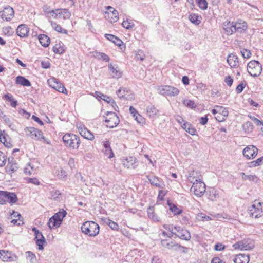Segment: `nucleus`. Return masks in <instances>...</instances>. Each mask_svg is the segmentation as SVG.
Returning <instances> with one entry per match:
<instances>
[{"label":"nucleus","instance_id":"nucleus-1","mask_svg":"<svg viewBox=\"0 0 263 263\" xmlns=\"http://www.w3.org/2000/svg\"><path fill=\"white\" fill-rule=\"evenodd\" d=\"M83 233L91 237L97 236L100 231L99 225L93 221H89L85 222L81 226Z\"/></svg>","mask_w":263,"mask_h":263},{"label":"nucleus","instance_id":"nucleus-2","mask_svg":"<svg viewBox=\"0 0 263 263\" xmlns=\"http://www.w3.org/2000/svg\"><path fill=\"white\" fill-rule=\"evenodd\" d=\"M62 139L66 146L73 149H78L80 143L79 137L73 134H65Z\"/></svg>","mask_w":263,"mask_h":263},{"label":"nucleus","instance_id":"nucleus-3","mask_svg":"<svg viewBox=\"0 0 263 263\" xmlns=\"http://www.w3.org/2000/svg\"><path fill=\"white\" fill-rule=\"evenodd\" d=\"M67 214V212L65 210L60 211L52 216L48 222L49 227L51 229H54L60 227L62 220Z\"/></svg>","mask_w":263,"mask_h":263},{"label":"nucleus","instance_id":"nucleus-4","mask_svg":"<svg viewBox=\"0 0 263 263\" xmlns=\"http://www.w3.org/2000/svg\"><path fill=\"white\" fill-rule=\"evenodd\" d=\"M248 72L252 77L259 76L262 71V65L257 61L253 60L249 62L247 65Z\"/></svg>","mask_w":263,"mask_h":263},{"label":"nucleus","instance_id":"nucleus-5","mask_svg":"<svg viewBox=\"0 0 263 263\" xmlns=\"http://www.w3.org/2000/svg\"><path fill=\"white\" fill-rule=\"evenodd\" d=\"M191 190L197 197H201L205 192V184L200 179L196 178L193 182Z\"/></svg>","mask_w":263,"mask_h":263},{"label":"nucleus","instance_id":"nucleus-6","mask_svg":"<svg viewBox=\"0 0 263 263\" xmlns=\"http://www.w3.org/2000/svg\"><path fill=\"white\" fill-rule=\"evenodd\" d=\"M157 90L159 93L163 96H175L179 93L178 88L168 85L159 86Z\"/></svg>","mask_w":263,"mask_h":263},{"label":"nucleus","instance_id":"nucleus-7","mask_svg":"<svg viewBox=\"0 0 263 263\" xmlns=\"http://www.w3.org/2000/svg\"><path fill=\"white\" fill-rule=\"evenodd\" d=\"M234 249H239L240 250H250L254 247L253 241L251 239H244L238 241L233 245Z\"/></svg>","mask_w":263,"mask_h":263},{"label":"nucleus","instance_id":"nucleus-8","mask_svg":"<svg viewBox=\"0 0 263 263\" xmlns=\"http://www.w3.org/2000/svg\"><path fill=\"white\" fill-rule=\"evenodd\" d=\"M119 118L117 115L114 112H108L105 122L106 126L109 128H114L119 123Z\"/></svg>","mask_w":263,"mask_h":263},{"label":"nucleus","instance_id":"nucleus-9","mask_svg":"<svg viewBox=\"0 0 263 263\" xmlns=\"http://www.w3.org/2000/svg\"><path fill=\"white\" fill-rule=\"evenodd\" d=\"M175 231L173 233V234L176 235L177 237L186 241L191 239V234L187 230L183 229L179 226H175Z\"/></svg>","mask_w":263,"mask_h":263},{"label":"nucleus","instance_id":"nucleus-10","mask_svg":"<svg viewBox=\"0 0 263 263\" xmlns=\"http://www.w3.org/2000/svg\"><path fill=\"white\" fill-rule=\"evenodd\" d=\"M52 16L55 18L68 19L71 16V13L67 9H58L52 10L49 12Z\"/></svg>","mask_w":263,"mask_h":263},{"label":"nucleus","instance_id":"nucleus-11","mask_svg":"<svg viewBox=\"0 0 263 263\" xmlns=\"http://www.w3.org/2000/svg\"><path fill=\"white\" fill-rule=\"evenodd\" d=\"M32 230L34 233V239L35 240L36 245L38 246V249L40 250H43L44 249V245L46 243L45 237L42 233L36 228L33 227Z\"/></svg>","mask_w":263,"mask_h":263},{"label":"nucleus","instance_id":"nucleus-12","mask_svg":"<svg viewBox=\"0 0 263 263\" xmlns=\"http://www.w3.org/2000/svg\"><path fill=\"white\" fill-rule=\"evenodd\" d=\"M27 136H30L32 139L41 141L44 138L43 132L34 127H28L25 129Z\"/></svg>","mask_w":263,"mask_h":263},{"label":"nucleus","instance_id":"nucleus-13","mask_svg":"<svg viewBox=\"0 0 263 263\" xmlns=\"http://www.w3.org/2000/svg\"><path fill=\"white\" fill-rule=\"evenodd\" d=\"M258 153V149L253 145H249L246 147L242 152V154L247 159L254 158Z\"/></svg>","mask_w":263,"mask_h":263},{"label":"nucleus","instance_id":"nucleus-14","mask_svg":"<svg viewBox=\"0 0 263 263\" xmlns=\"http://www.w3.org/2000/svg\"><path fill=\"white\" fill-rule=\"evenodd\" d=\"M14 15L13 9L9 6L4 8L3 10L0 11V17L2 19L6 21H11Z\"/></svg>","mask_w":263,"mask_h":263},{"label":"nucleus","instance_id":"nucleus-15","mask_svg":"<svg viewBox=\"0 0 263 263\" xmlns=\"http://www.w3.org/2000/svg\"><path fill=\"white\" fill-rule=\"evenodd\" d=\"M261 206V203L258 202L257 205L256 206L254 204H252L249 209V213L251 216H254L255 218H258L261 216L262 211L261 210L260 207Z\"/></svg>","mask_w":263,"mask_h":263},{"label":"nucleus","instance_id":"nucleus-16","mask_svg":"<svg viewBox=\"0 0 263 263\" xmlns=\"http://www.w3.org/2000/svg\"><path fill=\"white\" fill-rule=\"evenodd\" d=\"M0 258L4 261H12L15 260L16 256L11 252L5 250H0Z\"/></svg>","mask_w":263,"mask_h":263},{"label":"nucleus","instance_id":"nucleus-17","mask_svg":"<svg viewBox=\"0 0 263 263\" xmlns=\"http://www.w3.org/2000/svg\"><path fill=\"white\" fill-rule=\"evenodd\" d=\"M78 129L80 135L84 138L90 140L94 138V136L92 133L88 130L84 125L79 126Z\"/></svg>","mask_w":263,"mask_h":263},{"label":"nucleus","instance_id":"nucleus-18","mask_svg":"<svg viewBox=\"0 0 263 263\" xmlns=\"http://www.w3.org/2000/svg\"><path fill=\"white\" fill-rule=\"evenodd\" d=\"M123 164L128 168H135L136 167L137 159L134 157H127L122 160Z\"/></svg>","mask_w":263,"mask_h":263},{"label":"nucleus","instance_id":"nucleus-19","mask_svg":"<svg viewBox=\"0 0 263 263\" xmlns=\"http://www.w3.org/2000/svg\"><path fill=\"white\" fill-rule=\"evenodd\" d=\"M247 28V23L240 20L237 22H234V30H235V32H238L239 33H242L245 31Z\"/></svg>","mask_w":263,"mask_h":263},{"label":"nucleus","instance_id":"nucleus-20","mask_svg":"<svg viewBox=\"0 0 263 263\" xmlns=\"http://www.w3.org/2000/svg\"><path fill=\"white\" fill-rule=\"evenodd\" d=\"M16 33L21 37H25L28 35L29 28L26 25H20L16 29Z\"/></svg>","mask_w":263,"mask_h":263},{"label":"nucleus","instance_id":"nucleus-21","mask_svg":"<svg viewBox=\"0 0 263 263\" xmlns=\"http://www.w3.org/2000/svg\"><path fill=\"white\" fill-rule=\"evenodd\" d=\"M227 62L232 68H236L239 66L238 57L232 53L229 54Z\"/></svg>","mask_w":263,"mask_h":263},{"label":"nucleus","instance_id":"nucleus-22","mask_svg":"<svg viewBox=\"0 0 263 263\" xmlns=\"http://www.w3.org/2000/svg\"><path fill=\"white\" fill-rule=\"evenodd\" d=\"M234 28V22H231L230 21H226L223 23V28L224 29L227 33V34L229 35L232 34L235 32Z\"/></svg>","mask_w":263,"mask_h":263},{"label":"nucleus","instance_id":"nucleus-23","mask_svg":"<svg viewBox=\"0 0 263 263\" xmlns=\"http://www.w3.org/2000/svg\"><path fill=\"white\" fill-rule=\"evenodd\" d=\"M108 68L111 76L115 79H119L122 76V72L117 67H115L111 64H109Z\"/></svg>","mask_w":263,"mask_h":263},{"label":"nucleus","instance_id":"nucleus-24","mask_svg":"<svg viewBox=\"0 0 263 263\" xmlns=\"http://www.w3.org/2000/svg\"><path fill=\"white\" fill-rule=\"evenodd\" d=\"M249 255L245 254H238L234 259V262L235 263H249Z\"/></svg>","mask_w":263,"mask_h":263},{"label":"nucleus","instance_id":"nucleus-25","mask_svg":"<svg viewBox=\"0 0 263 263\" xmlns=\"http://www.w3.org/2000/svg\"><path fill=\"white\" fill-rule=\"evenodd\" d=\"M147 214L148 217L154 221H160V216L157 215L155 212L154 208L153 206L149 207L147 209Z\"/></svg>","mask_w":263,"mask_h":263},{"label":"nucleus","instance_id":"nucleus-26","mask_svg":"<svg viewBox=\"0 0 263 263\" xmlns=\"http://www.w3.org/2000/svg\"><path fill=\"white\" fill-rule=\"evenodd\" d=\"M176 243L172 241H168L167 240L164 239L161 241V244L163 247L174 251L176 250Z\"/></svg>","mask_w":263,"mask_h":263},{"label":"nucleus","instance_id":"nucleus-27","mask_svg":"<svg viewBox=\"0 0 263 263\" xmlns=\"http://www.w3.org/2000/svg\"><path fill=\"white\" fill-rule=\"evenodd\" d=\"M6 202H9L11 203H15L17 200L16 195L14 193L5 192Z\"/></svg>","mask_w":263,"mask_h":263},{"label":"nucleus","instance_id":"nucleus-28","mask_svg":"<svg viewBox=\"0 0 263 263\" xmlns=\"http://www.w3.org/2000/svg\"><path fill=\"white\" fill-rule=\"evenodd\" d=\"M147 177L148 179V181H149L150 183L152 185L156 186V187H158L163 188V187L161 185V182L159 178L154 176H147Z\"/></svg>","mask_w":263,"mask_h":263},{"label":"nucleus","instance_id":"nucleus-29","mask_svg":"<svg viewBox=\"0 0 263 263\" xmlns=\"http://www.w3.org/2000/svg\"><path fill=\"white\" fill-rule=\"evenodd\" d=\"M16 83L23 86H30L31 83L30 81L23 76H17L16 78Z\"/></svg>","mask_w":263,"mask_h":263},{"label":"nucleus","instance_id":"nucleus-30","mask_svg":"<svg viewBox=\"0 0 263 263\" xmlns=\"http://www.w3.org/2000/svg\"><path fill=\"white\" fill-rule=\"evenodd\" d=\"M105 37L109 41L112 42L115 45L118 46H121L123 44V42L118 37L114 35L106 34Z\"/></svg>","mask_w":263,"mask_h":263},{"label":"nucleus","instance_id":"nucleus-31","mask_svg":"<svg viewBox=\"0 0 263 263\" xmlns=\"http://www.w3.org/2000/svg\"><path fill=\"white\" fill-rule=\"evenodd\" d=\"M189 20L195 25H199L201 22L202 17L195 13H192L189 16Z\"/></svg>","mask_w":263,"mask_h":263},{"label":"nucleus","instance_id":"nucleus-32","mask_svg":"<svg viewBox=\"0 0 263 263\" xmlns=\"http://www.w3.org/2000/svg\"><path fill=\"white\" fill-rule=\"evenodd\" d=\"M39 40L41 45L45 47H48L50 44V38L46 35L41 34L39 36Z\"/></svg>","mask_w":263,"mask_h":263},{"label":"nucleus","instance_id":"nucleus-33","mask_svg":"<svg viewBox=\"0 0 263 263\" xmlns=\"http://www.w3.org/2000/svg\"><path fill=\"white\" fill-rule=\"evenodd\" d=\"M182 127L191 135H195L197 132L193 126L188 122H185L182 125Z\"/></svg>","mask_w":263,"mask_h":263},{"label":"nucleus","instance_id":"nucleus-34","mask_svg":"<svg viewBox=\"0 0 263 263\" xmlns=\"http://www.w3.org/2000/svg\"><path fill=\"white\" fill-rule=\"evenodd\" d=\"M3 98L10 102V105L13 107H16L17 105V101L14 99L13 96L9 93L6 94L3 97Z\"/></svg>","mask_w":263,"mask_h":263},{"label":"nucleus","instance_id":"nucleus-35","mask_svg":"<svg viewBox=\"0 0 263 263\" xmlns=\"http://www.w3.org/2000/svg\"><path fill=\"white\" fill-rule=\"evenodd\" d=\"M107 10L111 13L112 16H111L110 21L111 22H116L118 19V11L111 6H108Z\"/></svg>","mask_w":263,"mask_h":263},{"label":"nucleus","instance_id":"nucleus-36","mask_svg":"<svg viewBox=\"0 0 263 263\" xmlns=\"http://www.w3.org/2000/svg\"><path fill=\"white\" fill-rule=\"evenodd\" d=\"M240 174L242 176V179L245 180H249L254 182H257L258 180V177L255 175H247L243 172H241Z\"/></svg>","mask_w":263,"mask_h":263},{"label":"nucleus","instance_id":"nucleus-37","mask_svg":"<svg viewBox=\"0 0 263 263\" xmlns=\"http://www.w3.org/2000/svg\"><path fill=\"white\" fill-rule=\"evenodd\" d=\"M51 26L52 28L55 30L56 31L63 33V34H67L68 32L67 30L63 29L62 28V27L60 25L57 24L56 23L52 22L51 23Z\"/></svg>","mask_w":263,"mask_h":263},{"label":"nucleus","instance_id":"nucleus-38","mask_svg":"<svg viewBox=\"0 0 263 263\" xmlns=\"http://www.w3.org/2000/svg\"><path fill=\"white\" fill-rule=\"evenodd\" d=\"M158 110L154 106L147 107V114L149 117H154L158 113Z\"/></svg>","mask_w":263,"mask_h":263},{"label":"nucleus","instance_id":"nucleus-39","mask_svg":"<svg viewBox=\"0 0 263 263\" xmlns=\"http://www.w3.org/2000/svg\"><path fill=\"white\" fill-rule=\"evenodd\" d=\"M245 132L249 133H251L253 129V124L250 122L247 121L245 122L242 126Z\"/></svg>","mask_w":263,"mask_h":263},{"label":"nucleus","instance_id":"nucleus-40","mask_svg":"<svg viewBox=\"0 0 263 263\" xmlns=\"http://www.w3.org/2000/svg\"><path fill=\"white\" fill-rule=\"evenodd\" d=\"M54 89L57 90L58 91L60 92H62L65 94H66L67 93V90L65 88V87L60 82H58V84L55 86V88H54Z\"/></svg>","mask_w":263,"mask_h":263},{"label":"nucleus","instance_id":"nucleus-41","mask_svg":"<svg viewBox=\"0 0 263 263\" xmlns=\"http://www.w3.org/2000/svg\"><path fill=\"white\" fill-rule=\"evenodd\" d=\"M53 51L58 54H62L64 52V49L61 46L60 44H57L54 46L52 48Z\"/></svg>","mask_w":263,"mask_h":263},{"label":"nucleus","instance_id":"nucleus-42","mask_svg":"<svg viewBox=\"0 0 263 263\" xmlns=\"http://www.w3.org/2000/svg\"><path fill=\"white\" fill-rule=\"evenodd\" d=\"M27 258L31 262L35 263L36 261V258L35 255L31 251H27Z\"/></svg>","mask_w":263,"mask_h":263},{"label":"nucleus","instance_id":"nucleus-43","mask_svg":"<svg viewBox=\"0 0 263 263\" xmlns=\"http://www.w3.org/2000/svg\"><path fill=\"white\" fill-rule=\"evenodd\" d=\"M122 25L124 28L127 29H131L134 26L132 21H129L128 20L126 21H123L122 23Z\"/></svg>","mask_w":263,"mask_h":263},{"label":"nucleus","instance_id":"nucleus-44","mask_svg":"<svg viewBox=\"0 0 263 263\" xmlns=\"http://www.w3.org/2000/svg\"><path fill=\"white\" fill-rule=\"evenodd\" d=\"M102 152L108 158H111L114 156V153H113L111 147H109L108 148H103L102 149Z\"/></svg>","mask_w":263,"mask_h":263},{"label":"nucleus","instance_id":"nucleus-45","mask_svg":"<svg viewBox=\"0 0 263 263\" xmlns=\"http://www.w3.org/2000/svg\"><path fill=\"white\" fill-rule=\"evenodd\" d=\"M34 172L33 166L31 163H28V165L24 168V173L26 175H31Z\"/></svg>","mask_w":263,"mask_h":263},{"label":"nucleus","instance_id":"nucleus-46","mask_svg":"<svg viewBox=\"0 0 263 263\" xmlns=\"http://www.w3.org/2000/svg\"><path fill=\"white\" fill-rule=\"evenodd\" d=\"M183 103L185 106L190 108H195L196 106L193 101L189 99L184 100Z\"/></svg>","mask_w":263,"mask_h":263},{"label":"nucleus","instance_id":"nucleus-47","mask_svg":"<svg viewBox=\"0 0 263 263\" xmlns=\"http://www.w3.org/2000/svg\"><path fill=\"white\" fill-rule=\"evenodd\" d=\"M199 8L202 10H206L208 8V2L206 0H196Z\"/></svg>","mask_w":263,"mask_h":263},{"label":"nucleus","instance_id":"nucleus-48","mask_svg":"<svg viewBox=\"0 0 263 263\" xmlns=\"http://www.w3.org/2000/svg\"><path fill=\"white\" fill-rule=\"evenodd\" d=\"M106 223L108 226L114 230H118L119 228L118 224L116 222L110 219H108Z\"/></svg>","mask_w":263,"mask_h":263},{"label":"nucleus","instance_id":"nucleus-49","mask_svg":"<svg viewBox=\"0 0 263 263\" xmlns=\"http://www.w3.org/2000/svg\"><path fill=\"white\" fill-rule=\"evenodd\" d=\"M170 210L174 213L175 215H179L182 212V210L178 209L175 205H170Z\"/></svg>","mask_w":263,"mask_h":263},{"label":"nucleus","instance_id":"nucleus-50","mask_svg":"<svg viewBox=\"0 0 263 263\" xmlns=\"http://www.w3.org/2000/svg\"><path fill=\"white\" fill-rule=\"evenodd\" d=\"M50 194L51 196V198L55 200L59 197L61 195V193L59 191L57 190H53L50 191Z\"/></svg>","mask_w":263,"mask_h":263},{"label":"nucleus","instance_id":"nucleus-51","mask_svg":"<svg viewBox=\"0 0 263 263\" xmlns=\"http://www.w3.org/2000/svg\"><path fill=\"white\" fill-rule=\"evenodd\" d=\"M157 211L160 216H162L163 214L166 215L167 211L166 207L164 206V205H160L158 206Z\"/></svg>","mask_w":263,"mask_h":263},{"label":"nucleus","instance_id":"nucleus-52","mask_svg":"<svg viewBox=\"0 0 263 263\" xmlns=\"http://www.w3.org/2000/svg\"><path fill=\"white\" fill-rule=\"evenodd\" d=\"M218 114L223 115V116H228V110L222 106H217Z\"/></svg>","mask_w":263,"mask_h":263},{"label":"nucleus","instance_id":"nucleus-53","mask_svg":"<svg viewBox=\"0 0 263 263\" xmlns=\"http://www.w3.org/2000/svg\"><path fill=\"white\" fill-rule=\"evenodd\" d=\"M145 54L143 52L139 50L136 53L135 58L136 60H140L143 61L145 59Z\"/></svg>","mask_w":263,"mask_h":263},{"label":"nucleus","instance_id":"nucleus-54","mask_svg":"<svg viewBox=\"0 0 263 263\" xmlns=\"http://www.w3.org/2000/svg\"><path fill=\"white\" fill-rule=\"evenodd\" d=\"M175 251H180L184 253H186L188 251L187 248L182 246L178 243H176V250Z\"/></svg>","mask_w":263,"mask_h":263},{"label":"nucleus","instance_id":"nucleus-55","mask_svg":"<svg viewBox=\"0 0 263 263\" xmlns=\"http://www.w3.org/2000/svg\"><path fill=\"white\" fill-rule=\"evenodd\" d=\"M7 157L4 153L0 151V166L4 165L6 162Z\"/></svg>","mask_w":263,"mask_h":263},{"label":"nucleus","instance_id":"nucleus-56","mask_svg":"<svg viewBox=\"0 0 263 263\" xmlns=\"http://www.w3.org/2000/svg\"><path fill=\"white\" fill-rule=\"evenodd\" d=\"M218 197V195L215 189H212L210 191V195H209L210 199L212 200H214L215 199H216Z\"/></svg>","mask_w":263,"mask_h":263},{"label":"nucleus","instance_id":"nucleus-57","mask_svg":"<svg viewBox=\"0 0 263 263\" xmlns=\"http://www.w3.org/2000/svg\"><path fill=\"white\" fill-rule=\"evenodd\" d=\"M241 53L244 58H249L251 55V52L250 50L246 49H242Z\"/></svg>","mask_w":263,"mask_h":263},{"label":"nucleus","instance_id":"nucleus-58","mask_svg":"<svg viewBox=\"0 0 263 263\" xmlns=\"http://www.w3.org/2000/svg\"><path fill=\"white\" fill-rule=\"evenodd\" d=\"M97 95V97H100V98L107 102H110L111 99L110 97H108L106 95H103V94H101L100 92H96Z\"/></svg>","mask_w":263,"mask_h":263},{"label":"nucleus","instance_id":"nucleus-59","mask_svg":"<svg viewBox=\"0 0 263 263\" xmlns=\"http://www.w3.org/2000/svg\"><path fill=\"white\" fill-rule=\"evenodd\" d=\"M59 82H58V80L53 78H50L48 80V83L49 84V85L52 87L53 88H55V86H56V85L58 84Z\"/></svg>","mask_w":263,"mask_h":263},{"label":"nucleus","instance_id":"nucleus-60","mask_svg":"<svg viewBox=\"0 0 263 263\" xmlns=\"http://www.w3.org/2000/svg\"><path fill=\"white\" fill-rule=\"evenodd\" d=\"M6 203L5 192L0 191V204H5Z\"/></svg>","mask_w":263,"mask_h":263},{"label":"nucleus","instance_id":"nucleus-61","mask_svg":"<svg viewBox=\"0 0 263 263\" xmlns=\"http://www.w3.org/2000/svg\"><path fill=\"white\" fill-rule=\"evenodd\" d=\"M198 216L199 218L202 221H208L211 220V218L210 216H207L203 213H199Z\"/></svg>","mask_w":263,"mask_h":263},{"label":"nucleus","instance_id":"nucleus-62","mask_svg":"<svg viewBox=\"0 0 263 263\" xmlns=\"http://www.w3.org/2000/svg\"><path fill=\"white\" fill-rule=\"evenodd\" d=\"M135 119L139 124H143L144 123V119L139 114H137L135 117Z\"/></svg>","mask_w":263,"mask_h":263},{"label":"nucleus","instance_id":"nucleus-63","mask_svg":"<svg viewBox=\"0 0 263 263\" xmlns=\"http://www.w3.org/2000/svg\"><path fill=\"white\" fill-rule=\"evenodd\" d=\"M224 82L227 83L228 86L230 87L233 84V79L230 76H228L226 77Z\"/></svg>","mask_w":263,"mask_h":263},{"label":"nucleus","instance_id":"nucleus-64","mask_svg":"<svg viewBox=\"0 0 263 263\" xmlns=\"http://www.w3.org/2000/svg\"><path fill=\"white\" fill-rule=\"evenodd\" d=\"M245 85L242 83H240L236 88V91L237 93H240L243 90Z\"/></svg>","mask_w":263,"mask_h":263}]
</instances>
